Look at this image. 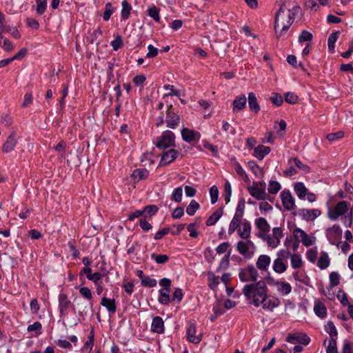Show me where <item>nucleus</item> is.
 Wrapping results in <instances>:
<instances>
[{
    "label": "nucleus",
    "instance_id": "f257e3e1",
    "mask_svg": "<svg viewBox=\"0 0 353 353\" xmlns=\"http://www.w3.org/2000/svg\"><path fill=\"white\" fill-rule=\"evenodd\" d=\"M266 283L263 281L245 285L243 288V294L249 303L258 307L263 303L268 294Z\"/></svg>",
    "mask_w": 353,
    "mask_h": 353
},
{
    "label": "nucleus",
    "instance_id": "f03ea898",
    "mask_svg": "<svg viewBox=\"0 0 353 353\" xmlns=\"http://www.w3.org/2000/svg\"><path fill=\"white\" fill-rule=\"evenodd\" d=\"M296 14L291 12L290 10L285 13L282 6L279 8L276 14L274 20V30L277 38L281 37L288 32L294 22Z\"/></svg>",
    "mask_w": 353,
    "mask_h": 353
},
{
    "label": "nucleus",
    "instance_id": "7ed1b4c3",
    "mask_svg": "<svg viewBox=\"0 0 353 353\" xmlns=\"http://www.w3.org/2000/svg\"><path fill=\"white\" fill-rule=\"evenodd\" d=\"M180 122L181 118L179 115L174 112L172 105H170L167 108L165 119H164L163 116L159 117L157 125L160 126L165 123L168 128L175 129L179 125Z\"/></svg>",
    "mask_w": 353,
    "mask_h": 353
},
{
    "label": "nucleus",
    "instance_id": "20e7f679",
    "mask_svg": "<svg viewBox=\"0 0 353 353\" xmlns=\"http://www.w3.org/2000/svg\"><path fill=\"white\" fill-rule=\"evenodd\" d=\"M239 277L242 282L256 283L259 278V272L252 264H249L247 267L240 270Z\"/></svg>",
    "mask_w": 353,
    "mask_h": 353
},
{
    "label": "nucleus",
    "instance_id": "39448f33",
    "mask_svg": "<svg viewBox=\"0 0 353 353\" xmlns=\"http://www.w3.org/2000/svg\"><path fill=\"white\" fill-rule=\"evenodd\" d=\"M174 134L170 130H165L159 137H158L156 146L159 149L165 150L168 148L174 146Z\"/></svg>",
    "mask_w": 353,
    "mask_h": 353
},
{
    "label": "nucleus",
    "instance_id": "423d86ee",
    "mask_svg": "<svg viewBox=\"0 0 353 353\" xmlns=\"http://www.w3.org/2000/svg\"><path fill=\"white\" fill-rule=\"evenodd\" d=\"M58 301L60 318L64 319L68 315L70 307H72L73 311H75L74 305L69 300L66 294L60 293Z\"/></svg>",
    "mask_w": 353,
    "mask_h": 353
},
{
    "label": "nucleus",
    "instance_id": "0eeeda50",
    "mask_svg": "<svg viewBox=\"0 0 353 353\" xmlns=\"http://www.w3.org/2000/svg\"><path fill=\"white\" fill-rule=\"evenodd\" d=\"M348 210L347 202L339 201L334 207L330 208L327 212L328 218L332 221H336L339 216L345 214Z\"/></svg>",
    "mask_w": 353,
    "mask_h": 353
},
{
    "label": "nucleus",
    "instance_id": "6e6552de",
    "mask_svg": "<svg viewBox=\"0 0 353 353\" xmlns=\"http://www.w3.org/2000/svg\"><path fill=\"white\" fill-rule=\"evenodd\" d=\"M283 236V230L280 227H275L272 229V234H268L265 239L268 245L272 248H276L281 242V239Z\"/></svg>",
    "mask_w": 353,
    "mask_h": 353
},
{
    "label": "nucleus",
    "instance_id": "1a4fd4ad",
    "mask_svg": "<svg viewBox=\"0 0 353 353\" xmlns=\"http://www.w3.org/2000/svg\"><path fill=\"white\" fill-rule=\"evenodd\" d=\"M281 199L283 208L288 211L296 208L295 200L289 190H283L281 193Z\"/></svg>",
    "mask_w": 353,
    "mask_h": 353
},
{
    "label": "nucleus",
    "instance_id": "9d476101",
    "mask_svg": "<svg viewBox=\"0 0 353 353\" xmlns=\"http://www.w3.org/2000/svg\"><path fill=\"white\" fill-rule=\"evenodd\" d=\"M179 154V152L172 148L165 151L161 155L158 167L168 165L177 158Z\"/></svg>",
    "mask_w": 353,
    "mask_h": 353
},
{
    "label": "nucleus",
    "instance_id": "9b49d317",
    "mask_svg": "<svg viewBox=\"0 0 353 353\" xmlns=\"http://www.w3.org/2000/svg\"><path fill=\"white\" fill-rule=\"evenodd\" d=\"M255 225L259 230L258 236L265 240V239L268 237L270 230V226L267 220L263 217H259L255 220Z\"/></svg>",
    "mask_w": 353,
    "mask_h": 353
},
{
    "label": "nucleus",
    "instance_id": "f8f14e48",
    "mask_svg": "<svg viewBox=\"0 0 353 353\" xmlns=\"http://www.w3.org/2000/svg\"><path fill=\"white\" fill-rule=\"evenodd\" d=\"M187 339L189 342L194 344H197L201 342L202 339V335H196V327L194 322H189L187 327Z\"/></svg>",
    "mask_w": 353,
    "mask_h": 353
},
{
    "label": "nucleus",
    "instance_id": "ddd939ff",
    "mask_svg": "<svg viewBox=\"0 0 353 353\" xmlns=\"http://www.w3.org/2000/svg\"><path fill=\"white\" fill-rule=\"evenodd\" d=\"M286 341L292 344L299 343L307 345L310 343V339L305 334H289L286 338Z\"/></svg>",
    "mask_w": 353,
    "mask_h": 353
},
{
    "label": "nucleus",
    "instance_id": "4468645a",
    "mask_svg": "<svg viewBox=\"0 0 353 353\" xmlns=\"http://www.w3.org/2000/svg\"><path fill=\"white\" fill-rule=\"evenodd\" d=\"M321 212L319 209H299L297 212V214L300 216L302 219L307 221H314L318 216L321 215Z\"/></svg>",
    "mask_w": 353,
    "mask_h": 353
},
{
    "label": "nucleus",
    "instance_id": "2eb2a0df",
    "mask_svg": "<svg viewBox=\"0 0 353 353\" xmlns=\"http://www.w3.org/2000/svg\"><path fill=\"white\" fill-rule=\"evenodd\" d=\"M342 230L339 225H334L326 230V237L329 242L334 245L336 241L341 236Z\"/></svg>",
    "mask_w": 353,
    "mask_h": 353
},
{
    "label": "nucleus",
    "instance_id": "dca6fc26",
    "mask_svg": "<svg viewBox=\"0 0 353 353\" xmlns=\"http://www.w3.org/2000/svg\"><path fill=\"white\" fill-rule=\"evenodd\" d=\"M263 302L261 306L264 310L269 312H272L274 308L281 305V301L279 298L272 296H268V294H266V298L264 299Z\"/></svg>",
    "mask_w": 353,
    "mask_h": 353
},
{
    "label": "nucleus",
    "instance_id": "f3484780",
    "mask_svg": "<svg viewBox=\"0 0 353 353\" xmlns=\"http://www.w3.org/2000/svg\"><path fill=\"white\" fill-rule=\"evenodd\" d=\"M181 137L185 142L191 143L194 141H198L201 138V134L188 128H183L181 130Z\"/></svg>",
    "mask_w": 353,
    "mask_h": 353
},
{
    "label": "nucleus",
    "instance_id": "a211bd4d",
    "mask_svg": "<svg viewBox=\"0 0 353 353\" xmlns=\"http://www.w3.org/2000/svg\"><path fill=\"white\" fill-rule=\"evenodd\" d=\"M17 143V135L14 132H12L2 146V152L4 153H8L12 151Z\"/></svg>",
    "mask_w": 353,
    "mask_h": 353
},
{
    "label": "nucleus",
    "instance_id": "6ab92c4d",
    "mask_svg": "<svg viewBox=\"0 0 353 353\" xmlns=\"http://www.w3.org/2000/svg\"><path fill=\"white\" fill-rule=\"evenodd\" d=\"M151 332L159 334H162L165 332L164 321L160 316H154L152 319L151 324Z\"/></svg>",
    "mask_w": 353,
    "mask_h": 353
},
{
    "label": "nucleus",
    "instance_id": "aec40b11",
    "mask_svg": "<svg viewBox=\"0 0 353 353\" xmlns=\"http://www.w3.org/2000/svg\"><path fill=\"white\" fill-rule=\"evenodd\" d=\"M248 190L250 194L257 200H270L266 192L261 191L256 187V185L252 184V185L248 186Z\"/></svg>",
    "mask_w": 353,
    "mask_h": 353
},
{
    "label": "nucleus",
    "instance_id": "412c9836",
    "mask_svg": "<svg viewBox=\"0 0 353 353\" xmlns=\"http://www.w3.org/2000/svg\"><path fill=\"white\" fill-rule=\"evenodd\" d=\"M254 248V244L250 240L240 241L236 244V250L243 256H246L251 248Z\"/></svg>",
    "mask_w": 353,
    "mask_h": 353
},
{
    "label": "nucleus",
    "instance_id": "4be33fe9",
    "mask_svg": "<svg viewBox=\"0 0 353 353\" xmlns=\"http://www.w3.org/2000/svg\"><path fill=\"white\" fill-rule=\"evenodd\" d=\"M247 103V99L245 94H240L234 99L232 102L233 112H238L245 109Z\"/></svg>",
    "mask_w": 353,
    "mask_h": 353
},
{
    "label": "nucleus",
    "instance_id": "5701e85b",
    "mask_svg": "<svg viewBox=\"0 0 353 353\" xmlns=\"http://www.w3.org/2000/svg\"><path fill=\"white\" fill-rule=\"evenodd\" d=\"M270 263L271 258L270 256L267 254H261L256 260V265L259 270L266 272L268 270Z\"/></svg>",
    "mask_w": 353,
    "mask_h": 353
},
{
    "label": "nucleus",
    "instance_id": "b1692460",
    "mask_svg": "<svg viewBox=\"0 0 353 353\" xmlns=\"http://www.w3.org/2000/svg\"><path fill=\"white\" fill-rule=\"evenodd\" d=\"M241 227L238 230L239 236L243 239H248L250 237L251 234V224L250 223L245 219L241 223Z\"/></svg>",
    "mask_w": 353,
    "mask_h": 353
},
{
    "label": "nucleus",
    "instance_id": "393cba45",
    "mask_svg": "<svg viewBox=\"0 0 353 353\" xmlns=\"http://www.w3.org/2000/svg\"><path fill=\"white\" fill-rule=\"evenodd\" d=\"M270 148L264 145H259L254 148L252 155L257 159L261 161L270 152Z\"/></svg>",
    "mask_w": 353,
    "mask_h": 353
},
{
    "label": "nucleus",
    "instance_id": "a878e982",
    "mask_svg": "<svg viewBox=\"0 0 353 353\" xmlns=\"http://www.w3.org/2000/svg\"><path fill=\"white\" fill-rule=\"evenodd\" d=\"M101 305L106 308L110 314H114L117 312L115 299L103 296L101 300Z\"/></svg>",
    "mask_w": 353,
    "mask_h": 353
},
{
    "label": "nucleus",
    "instance_id": "bb28decb",
    "mask_svg": "<svg viewBox=\"0 0 353 353\" xmlns=\"http://www.w3.org/2000/svg\"><path fill=\"white\" fill-rule=\"evenodd\" d=\"M248 102L251 112L257 114L260 111V105L254 92H250L248 94Z\"/></svg>",
    "mask_w": 353,
    "mask_h": 353
},
{
    "label": "nucleus",
    "instance_id": "cd10ccee",
    "mask_svg": "<svg viewBox=\"0 0 353 353\" xmlns=\"http://www.w3.org/2000/svg\"><path fill=\"white\" fill-rule=\"evenodd\" d=\"M287 268L288 265L284 262V260H282L280 258H276L274 260L272 269L276 273L283 274L287 270Z\"/></svg>",
    "mask_w": 353,
    "mask_h": 353
},
{
    "label": "nucleus",
    "instance_id": "c85d7f7f",
    "mask_svg": "<svg viewBox=\"0 0 353 353\" xmlns=\"http://www.w3.org/2000/svg\"><path fill=\"white\" fill-rule=\"evenodd\" d=\"M330 264V259L329 258L328 254L325 252H321L320 254V257L316 261L317 266L321 270H324L327 268Z\"/></svg>",
    "mask_w": 353,
    "mask_h": 353
},
{
    "label": "nucleus",
    "instance_id": "c756f323",
    "mask_svg": "<svg viewBox=\"0 0 353 353\" xmlns=\"http://www.w3.org/2000/svg\"><path fill=\"white\" fill-rule=\"evenodd\" d=\"M314 312L316 316L323 319L327 316V308L324 303L316 301L314 306Z\"/></svg>",
    "mask_w": 353,
    "mask_h": 353
},
{
    "label": "nucleus",
    "instance_id": "7c9ffc66",
    "mask_svg": "<svg viewBox=\"0 0 353 353\" xmlns=\"http://www.w3.org/2000/svg\"><path fill=\"white\" fill-rule=\"evenodd\" d=\"M121 20H126L129 18L130 15L131 10L132 7L130 3H128L126 0H123L121 2Z\"/></svg>",
    "mask_w": 353,
    "mask_h": 353
},
{
    "label": "nucleus",
    "instance_id": "2f4dec72",
    "mask_svg": "<svg viewBox=\"0 0 353 353\" xmlns=\"http://www.w3.org/2000/svg\"><path fill=\"white\" fill-rule=\"evenodd\" d=\"M242 219H243L239 216H233L228 228V234L230 235L232 234L236 230H239L241 227V223L243 222Z\"/></svg>",
    "mask_w": 353,
    "mask_h": 353
},
{
    "label": "nucleus",
    "instance_id": "473e14b6",
    "mask_svg": "<svg viewBox=\"0 0 353 353\" xmlns=\"http://www.w3.org/2000/svg\"><path fill=\"white\" fill-rule=\"evenodd\" d=\"M170 290L160 289L159 290L158 301L163 305H168L170 301Z\"/></svg>",
    "mask_w": 353,
    "mask_h": 353
},
{
    "label": "nucleus",
    "instance_id": "72a5a7b5",
    "mask_svg": "<svg viewBox=\"0 0 353 353\" xmlns=\"http://www.w3.org/2000/svg\"><path fill=\"white\" fill-rule=\"evenodd\" d=\"M223 210L220 208L215 211L206 221L205 224L208 226L214 225L221 217Z\"/></svg>",
    "mask_w": 353,
    "mask_h": 353
},
{
    "label": "nucleus",
    "instance_id": "f704fd0d",
    "mask_svg": "<svg viewBox=\"0 0 353 353\" xmlns=\"http://www.w3.org/2000/svg\"><path fill=\"white\" fill-rule=\"evenodd\" d=\"M233 167H234V169L235 172H236V174L239 176H240L245 182L250 181V179L248 176V174H246V172H245V170H243V168H242V166L238 161H234Z\"/></svg>",
    "mask_w": 353,
    "mask_h": 353
},
{
    "label": "nucleus",
    "instance_id": "c9c22d12",
    "mask_svg": "<svg viewBox=\"0 0 353 353\" xmlns=\"http://www.w3.org/2000/svg\"><path fill=\"white\" fill-rule=\"evenodd\" d=\"M294 190L296 195L300 199H303L307 194V190L305 185L301 182H297L295 183Z\"/></svg>",
    "mask_w": 353,
    "mask_h": 353
},
{
    "label": "nucleus",
    "instance_id": "e433bc0d",
    "mask_svg": "<svg viewBox=\"0 0 353 353\" xmlns=\"http://www.w3.org/2000/svg\"><path fill=\"white\" fill-rule=\"evenodd\" d=\"M149 176V172L145 168L136 169L133 171L132 176L138 181L145 179Z\"/></svg>",
    "mask_w": 353,
    "mask_h": 353
},
{
    "label": "nucleus",
    "instance_id": "4c0bfd02",
    "mask_svg": "<svg viewBox=\"0 0 353 353\" xmlns=\"http://www.w3.org/2000/svg\"><path fill=\"white\" fill-rule=\"evenodd\" d=\"M80 294L85 299L90 301V308H92L93 303L92 301V294L91 290L88 287H81L79 289Z\"/></svg>",
    "mask_w": 353,
    "mask_h": 353
},
{
    "label": "nucleus",
    "instance_id": "58836bf2",
    "mask_svg": "<svg viewBox=\"0 0 353 353\" xmlns=\"http://www.w3.org/2000/svg\"><path fill=\"white\" fill-rule=\"evenodd\" d=\"M291 258V265L293 268H300L303 265V261L299 254H293L290 256Z\"/></svg>",
    "mask_w": 353,
    "mask_h": 353
},
{
    "label": "nucleus",
    "instance_id": "ea45409f",
    "mask_svg": "<svg viewBox=\"0 0 353 353\" xmlns=\"http://www.w3.org/2000/svg\"><path fill=\"white\" fill-rule=\"evenodd\" d=\"M151 259L159 265L166 263L170 259L167 254H157L155 253L151 254Z\"/></svg>",
    "mask_w": 353,
    "mask_h": 353
},
{
    "label": "nucleus",
    "instance_id": "a19ab883",
    "mask_svg": "<svg viewBox=\"0 0 353 353\" xmlns=\"http://www.w3.org/2000/svg\"><path fill=\"white\" fill-rule=\"evenodd\" d=\"M339 34H340V32L337 31V32L332 33L328 37V39H327L328 49L332 52H334V44H335L336 41H337V39H339Z\"/></svg>",
    "mask_w": 353,
    "mask_h": 353
},
{
    "label": "nucleus",
    "instance_id": "79ce46f5",
    "mask_svg": "<svg viewBox=\"0 0 353 353\" xmlns=\"http://www.w3.org/2000/svg\"><path fill=\"white\" fill-rule=\"evenodd\" d=\"M77 306L79 307V310H78L79 316L84 318L85 316H87L90 306L88 307V305L83 301L78 302Z\"/></svg>",
    "mask_w": 353,
    "mask_h": 353
},
{
    "label": "nucleus",
    "instance_id": "37998d69",
    "mask_svg": "<svg viewBox=\"0 0 353 353\" xmlns=\"http://www.w3.org/2000/svg\"><path fill=\"white\" fill-rule=\"evenodd\" d=\"M199 208V203L195 200H192L186 208V212L188 215L193 216Z\"/></svg>",
    "mask_w": 353,
    "mask_h": 353
},
{
    "label": "nucleus",
    "instance_id": "c03bdc74",
    "mask_svg": "<svg viewBox=\"0 0 353 353\" xmlns=\"http://www.w3.org/2000/svg\"><path fill=\"white\" fill-rule=\"evenodd\" d=\"M281 184L278 181L273 180L269 181L268 190L270 194H276L281 190Z\"/></svg>",
    "mask_w": 353,
    "mask_h": 353
},
{
    "label": "nucleus",
    "instance_id": "a18cd8bd",
    "mask_svg": "<svg viewBox=\"0 0 353 353\" xmlns=\"http://www.w3.org/2000/svg\"><path fill=\"white\" fill-rule=\"evenodd\" d=\"M293 161L295 165L300 169L301 170L304 171L305 172H309L310 169V167L304 163H303L297 157L291 158L289 160V163Z\"/></svg>",
    "mask_w": 353,
    "mask_h": 353
},
{
    "label": "nucleus",
    "instance_id": "49530a36",
    "mask_svg": "<svg viewBox=\"0 0 353 353\" xmlns=\"http://www.w3.org/2000/svg\"><path fill=\"white\" fill-rule=\"evenodd\" d=\"M248 168L252 170L255 176L259 174H263V170L259 166V165L254 161H250L248 163Z\"/></svg>",
    "mask_w": 353,
    "mask_h": 353
},
{
    "label": "nucleus",
    "instance_id": "de8ad7c7",
    "mask_svg": "<svg viewBox=\"0 0 353 353\" xmlns=\"http://www.w3.org/2000/svg\"><path fill=\"white\" fill-rule=\"evenodd\" d=\"M325 330L330 334L331 338H334V336H336L338 334L336 328L334 323L331 321H328L325 325Z\"/></svg>",
    "mask_w": 353,
    "mask_h": 353
},
{
    "label": "nucleus",
    "instance_id": "09e8293b",
    "mask_svg": "<svg viewBox=\"0 0 353 353\" xmlns=\"http://www.w3.org/2000/svg\"><path fill=\"white\" fill-rule=\"evenodd\" d=\"M245 207V200L243 199H240L238 203L237 207L236 208V212H235L234 216H239V217L243 219Z\"/></svg>",
    "mask_w": 353,
    "mask_h": 353
},
{
    "label": "nucleus",
    "instance_id": "8fccbe9b",
    "mask_svg": "<svg viewBox=\"0 0 353 353\" xmlns=\"http://www.w3.org/2000/svg\"><path fill=\"white\" fill-rule=\"evenodd\" d=\"M279 286L280 287L278 288V291L282 294L287 295L292 291L290 284L287 282L280 281Z\"/></svg>",
    "mask_w": 353,
    "mask_h": 353
},
{
    "label": "nucleus",
    "instance_id": "3c124183",
    "mask_svg": "<svg viewBox=\"0 0 353 353\" xmlns=\"http://www.w3.org/2000/svg\"><path fill=\"white\" fill-rule=\"evenodd\" d=\"M312 39V34L307 30H303L299 37V42L301 43L306 41H311Z\"/></svg>",
    "mask_w": 353,
    "mask_h": 353
},
{
    "label": "nucleus",
    "instance_id": "603ef678",
    "mask_svg": "<svg viewBox=\"0 0 353 353\" xmlns=\"http://www.w3.org/2000/svg\"><path fill=\"white\" fill-rule=\"evenodd\" d=\"M183 189L182 187H178L175 188L172 194V199L177 203H179L182 200Z\"/></svg>",
    "mask_w": 353,
    "mask_h": 353
},
{
    "label": "nucleus",
    "instance_id": "864d4df0",
    "mask_svg": "<svg viewBox=\"0 0 353 353\" xmlns=\"http://www.w3.org/2000/svg\"><path fill=\"white\" fill-rule=\"evenodd\" d=\"M344 137V132L343 131H338L334 133H330L327 134L326 138L327 140L333 143L337 140L342 139Z\"/></svg>",
    "mask_w": 353,
    "mask_h": 353
},
{
    "label": "nucleus",
    "instance_id": "5fc2aeb1",
    "mask_svg": "<svg viewBox=\"0 0 353 353\" xmlns=\"http://www.w3.org/2000/svg\"><path fill=\"white\" fill-rule=\"evenodd\" d=\"M42 325L40 322L37 321L28 326L27 330L29 332H34L37 335L41 333Z\"/></svg>",
    "mask_w": 353,
    "mask_h": 353
},
{
    "label": "nucleus",
    "instance_id": "6e6d98bb",
    "mask_svg": "<svg viewBox=\"0 0 353 353\" xmlns=\"http://www.w3.org/2000/svg\"><path fill=\"white\" fill-rule=\"evenodd\" d=\"M114 12V8L112 4L110 2H108L105 4V12L103 14V19L104 21H107L110 19L112 14Z\"/></svg>",
    "mask_w": 353,
    "mask_h": 353
},
{
    "label": "nucleus",
    "instance_id": "4d7b16f0",
    "mask_svg": "<svg viewBox=\"0 0 353 353\" xmlns=\"http://www.w3.org/2000/svg\"><path fill=\"white\" fill-rule=\"evenodd\" d=\"M330 285L331 287L337 286L339 284L340 276L337 272H332L330 274Z\"/></svg>",
    "mask_w": 353,
    "mask_h": 353
},
{
    "label": "nucleus",
    "instance_id": "13d9d810",
    "mask_svg": "<svg viewBox=\"0 0 353 353\" xmlns=\"http://www.w3.org/2000/svg\"><path fill=\"white\" fill-rule=\"evenodd\" d=\"M232 195V187L228 181H226L224 185V199L225 203L228 204L230 201V196Z\"/></svg>",
    "mask_w": 353,
    "mask_h": 353
},
{
    "label": "nucleus",
    "instance_id": "bf43d9fd",
    "mask_svg": "<svg viewBox=\"0 0 353 353\" xmlns=\"http://www.w3.org/2000/svg\"><path fill=\"white\" fill-rule=\"evenodd\" d=\"M299 97L294 92H288L285 94V101L290 104H296Z\"/></svg>",
    "mask_w": 353,
    "mask_h": 353
},
{
    "label": "nucleus",
    "instance_id": "052dcab7",
    "mask_svg": "<svg viewBox=\"0 0 353 353\" xmlns=\"http://www.w3.org/2000/svg\"><path fill=\"white\" fill-rule=\"evenodd\" d=\"M317 255H318V252L316 248L309 249L306 252L307 259L312 263H314L316 262Z\"/></svg>",
    "mask_w": 353,
    "mask_h": 353
},
{
    "label": "nucleus",
    "instance_id": "680f3d73",
    "mask_svg": "<svg viewBox=\"0 0 353 353\" xmlns=\"http://www.w3.org/2000/svg\"><path fill=\"white\" fill-rule=\"evenodd\" d=\"M148 15L152 18L155 21H160V17H159V9L156 6H152L148 10Z\"/></svg>",
    "mask_w": 353,
    "mask_h": 353
},
{
    "label": "nucleus",
    "instance_id": "e2e57ef3",
    "mask_svg": "<svg viewBox=\"0 0 353 353\" xmlns=\"http://www.w3.org/2000/svg\"><path fill=\"white\" fill-rule=\"evenodd\" d=\"M157 280L154 279H152L148 276H145L144 279L141 281V285L144 287L153 288L157 285Z\"/></svg>",
    "mask_w": 353,
    "mask_h": 353
},
{
    "label": "nucleus",
    "instance_id": "0e129e2a",
    "mask_svg": "<svg viewBox=\"0 0 353 353\" xmlns=\"http://www.w3.org/2000/svg\"><path fill=\"white\" fill-rule=\"evenodd\" d=\"M48 0H37V13L42 14L45 12Z\"/></svg>",
    "mask_w": 353,
    "mask_h": 353
},
{
    "label": "nucleus",
    "instance_id": "69168bd1",
    "mask_svg": "<svg viewBox=\"0 0 353 353\" xmlns=\"http://www.w3.org/2000/svg\"><path fill=\"white\" fill-rule=\"evenodd\" d=\"M270 100L272 103L277 107L281 106L283 103V97L278 93H273L270 97Z\"/></svg>",
    "mask_w": 353,
    "mask_h": 353
},
{
    "label": "nucleus",
    "instance_id": "338daca9",
    "mask_svg": "<svg viewBox=\"0 0 353 353\" xmlns=\"http://www.w3.org/2000/svg\"><path fill=\"white\" fill-rule=\"evenodd\" d=\"M222 129L227 134H230L232 135H234L236 134L234 128L226 121H223Z\"/></svg>",
    "mask_w": 353,
    "mask_h": 353
},
{
    "label": "nucleus",
    "instance_id": "774afa93",
    "mask_svg": "<svg viewBox=\"0 0 353 353\" xmlns=\"http://www.w3.org/2000/svg\"><path fill=\"white\" fill-rule=\"evenodd\" d=\"M326 353H338L336 339L331 338L330 339L329 345L326 349Z\"/></svg>",
    "mask_w": 353,
    "mask_h": 353
}]
</instances>
